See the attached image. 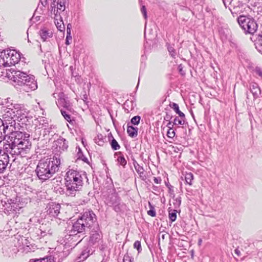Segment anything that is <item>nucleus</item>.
Wrapping results in <instances>:
<instances>
[{"instance_id": "f257e3e1", "label": "nucleus", "mask_w": 262, "mask_h": 262, "mask_svg": "<svg viewBox=\"0 0 262 262\" xmlns=\"http://www.w3.org/2000/svg\"><path fill=\"white\" fill-rule=\"evenodd\" d=\"M29 135L21 132L11 133L9 139L11 143L9 146L12 155H23L27 153L31 148V143L29 140Z\"/></svg>"}, {"instance_id": "bb28decb", "label": "nucleus", "mask_w": 262, "mask_h": 262, "mask_svg": "<svg viewBox=\"0 0 262 262\" xmlns=\"http://www.w3.org/2000/svg\"><path fill=\"white\" fill-rule=\"evenodd\" d=\"M61 113L62 115L63 116L64 119L70 122L71 121V116L68 114L67 112L61 111Z\"/></svg>"}, {"instance_id": "aec40b11", "label": "nucleus", "mask_w": 262, "mask_h": 262, "mask_svg": "<svg viewBox=\"0 0 262 262\" xmlns=\"http://www.w3.org/2000/svg\"><path fill=\"white\" fill-rule=\"evenodd\" d=\"M70 25V24L68 25L67 29V38H66V44L67 45H69L70 44L69 40L72 39V36H71V29L69 27Z\"/></svg>"}, {"instance_id": "4be33fe9", "label": "nucleus", "mask_w": 262, "mask_h": 262, "mask_svg": "<svg viewBox=\"0 0 262 262\" xmlns=\"http://www.w3.org/2000/svg\"><path fill=\"white\" fill-rule=\"evenodd\" d=\"M15 116V112L12 111V110H9L5 114L4 116L7 118V117L12 119Z\"/></svg>"}, {"instance_id": "dca6fc26", "label": "nucleus", "mask_w": 262, "mask_h": 262, "mask_svg": "<svg viewBox=\"0 0 262 262\" xmlns=\"http://www.w3.org/2000/svg\"><path fill=\"white\" fill-rule=\"evenodd\" d=\"M134 166L138 174H143L144 173V170L143 168L137 162H134Z\"/></svg>"}, {"instance_id": "6e6552de", "label": "nucleus", "mask_w": 262, "mask_h": 262, "mask_svg": "<svg viewBox=\"0 0 262 262\" xmlns=\"http://www.w3.org/2000/svg\"><path fill=\"white\" fill-rule=\"evenodd\" d=\"M6 52L9 67L14 66L19 62L20 56L16 52L10 50L7 51Z\"/></svg>"}, {"instance_id": "f3484780", "label": "nucleus", "mask_w": 262, "mask_h": 262, "mask_svg": "<svg viewBox=\"0 0 262 262\" xmlns=\"http://www.w3.org/2000/svg\"><path fill=\"white\" fill-rule=\"evenodd\" d=\"M149 206L150 207V209L147 211V214L152 217H155L156 215V213L154 207L151 205V203L148 202Z\"/></svg>"}, {"instance_id": "0eeeda50", "label": "nucleus", "mask_w": 262, "mask_h": 262, "mask_svg": "<svg viewBox=\"0 0 262 262\" xmlns=\"http://www.w3.org/2000/svg\"><path fill=\"white\" fill-rule=\"evenodd\" d=\"M80 218L83 220L82 221L84 223L85 226H86L87 227H90L94 222L95 214L92 211L88 210L84 212Z\"/></svg>"}, {"instance_id": "a211bd4d", "label": "nucleus", "mask_w": 262, "mask_h": 262, "mask_svg": "<svg viewBox=\"0 0 262 262\" xmlns=\"http://www.w3.org/2000/svg\"><path fill=\"white\" fill-rule=\"evenodd\" d=\"M34 262H55L53 258L51 256L43 258L41 259H36L34 260Z\"/></svg>"}, {"instance_id": "393cba45", "label": "nucleus", "mask_w": 262, "mask_h": 262, "mask_svg": "<svg viewBox=\"0 0 262 262\" xmlns=\"http://www.w3.org/2000/svg\"><path fill=\"white\" fill-rule=\"evenodd\" d=\"M140 120V117L139 116H135L131 119V123L135 125H137L139 123Z\"/></svg>"}, {"instance_id": "4468645a", "label": "nucleus", "mask_w": 262, "mask_h": 262, "mask_svg": "<svg viewBox=\"0 0 262 262\" xmlns=\"http://www.w3.org/2000/svg\"><path fill=\"white\" fill-rule=\"evenodd\" d=\"M127 132L130 137H134L137 135V128L132 126H128Z\"/></svg>"}, {"instance_id": "2f4dec72", "label": "nucleus", "mask_w": 262, "mask_h": 262, "mask_svg": "<svg viewBox=\"0 0 262 262\" xmlns=\"http://www.w3.org/2000/svg\"><path fill=\"white\" fill-rule=\"evenodd\" d=\"M170 147H171V148L173 150V151L174 152H177L178 150H179V148L176 146L171 145V146H170Z\"/></svg>"}, {"instance_id": "473e14b6", "label": "nucleus", "mask_w": 262, "mask_h": 262, "mask_svg": "<svg viewBox=\"0 0 262 262\" xmlns=\"http://www.w3.org/2000/svg\"><path fill=\"white\" fill-rule=\"evenodd\" d=\"M123 262H133V261L131 260L129 257H127L124 258Z\"/></svg>"}, {"instance_id": "a878e982", "label": "nucleus", "mask_w": 262, "mask_h": 262, "mask_svg": "<svg viewBox=\"0 0 262 262\" xmlns=\"http://www.w3.org/2000/svg\"><path fill=\"white\" fill-rule=\"evenodd\" d=\"M173 123L176 125H183L184 124V120L180 119L178 117H176L174 119Z\"/></svg>"}, {"instance_id": "9d476101", "label": "nucleus", "mask_w": 262, "mask_h": 262, "mask_svg": "<svg viewBox=\"0 0 262 262\" xmlns=\"http://www.w3.org/2000/svg\"><path fill=\"white\" fill-rule=\"evenodd\" d=\"M39 34L42 41H45L52 37V32L46 28H43L39 31Z\"/></svg>"}, {"instance_id": "c756f323", "label": "nucleus", "mask_w": 262, "mask_h": 262, "mask_svg": "<svg viewBox=\"0 0 262 262\" xmlns=\"http://www.w3.org/2000/svg\"><path fill=\"white\" fill-rule=\"evenodd\" d=\"M154 182L156 184H160L161 182V179L160 178L154 177Z\"/></svg>"}, {"instance_id": "e433bc0d", "label": "nucleus", "mask_w": 262, "mask_h": 262, "mask_svg": "<svg viewBox=\"0 0 262 262\" xmlns=\"http://www.w3.org/2000/svg\"><path fill=\"white\" fill-rule=\"evenodd\" d=\"M201 242H202V240H201V239H200V243H201Z\"/></svg>"}, {"instance_id": "cd10ccee", "label": "nucleus", "mask_w": 262, "mask_h": 262, "mask_svg": "<svg viewBox=\"0 0 262 262\" xmlns=\"http://www.w3.org/2000/svg\"><path fill=\"white\" fill-rule=\"evenodd\" d=\"M170 106L176 112V113L180 110L178 104L176 103H172Z\"/></svg>"}, {"instance_id": "9b49d317", "label": "nucleus", "mask_w": 262, "mask_h": 262, "mask_svg": "<svg viewBox=\"0 0 262 262\" xmlns=\"http://www.w3.org/2000/svg\"><path fill=\"white\" fill-rule=\"evenodd\" d=\"M115 156H117V161L118 163L124 168L127 164V161L125 159L124 155L122 154L121 152L119 151L116 152L115 154Z\"/></svg>"}, {"instance_id": "7ed1b4c3", "label": "nucleus", "mask_w": 262, "mask_h": 262, "mask_svg": "<svg viewBox=\"0 0 262 262\" xmlns=\"http://www.w3.org/2000/svg\"><path fill=\"white\" fill-rule=\"evenodd\" d=\"M83 184L81 174L76 170L70 169L66 173L65 185L69 195H75V192L81 190Z\"/></svg>"}, {"instance_id": "423d86ee", "label": "nucleus", "mask_w": 262, "mask_h": 262, "mask_svg": "<svg viewBox=\"0 0 262 262\" xmlns=\"http://www.w3.org/2000/svg\"><path fill=\"white\" fill-rule=\"evenodd\" d=\"M11 73L13 76V81L15 82L20 83V84H27L31 79L30 76L26 73L20 71L12 70Z\"/></svg>"}, {"instance_id": "20e7f679", "label": "nucleus", "mask_w": 262, "mask_h": 262, "mask_svg": "<svg viewBox=\"0 0 262 262\" xmlns=\"http://www.w3.org/2000/svg\"><path fill=\"white\" fill-rule=\"evenodd\" d=\"M237 21L239 26L246 32L253 34L257 29V25L252 18L240 15L237 18Z\"/></svg>"}, {"instance_id": "c85d7f7f", "label": "nucleus", "mask_w": 262, "mask_h": 262, "mask_svg": "<svg viewBox=\"0 0 262 262\" xmlns=\"http://www.w3.org/2000/svg\"><path fill=\"white\" fill-rule=\"evenodd\" d=\"M141 13L143 14L145 19H146L147 16L146 9L145 8V6H143L142 7V8H141Z\"/></svg>"}, {"instance_id": "72a5a7b5", "label": "nucleus", "mask_w": 262, "mask_h": 262, "mask_svg": "<svg viewBox=\"0 0 262 262\" xmlns=\"http://www.w3.org/2000/svg\"><path fill=\"white\" fill-rule=\"evenodd\" d=\"M173 125L171 124V122H169L167 125V126L168 127V129H170V128H172V127H173Z\"/></svg>"}, {"instance_id": "5701e85b", "label": "nucleus", "mask_w": 262, "mask_h": 262, "mask_svg": "<svg viewBox=\"0 0 262 262\" xmlns=\"http://www.w3.org/2000/svg\"><path fill=\"white\" fill-rule=\"evenodd\" d=\"M134 248L138 250V253L142 251L141 243L139 241H136L134 244Z\"/></svg>"}, {"instance_id": "b1692460", "label": "nucleus", "mask_w": 262, "mask_h": 262, "mask_svg": "<svg viewBox=\"0 0 262 262\" xmlns=\"http://www.w3.org/2000/svg\"><path fill=\"white\" fill-rule=\"evenodd\" d=\"M175 135L176 133L172 128L168 129L166 134L167 136L169 138H173Z\"/></svg>"}, {"instance_id": "ddd939ff", "label": "nucleus", "mask_w": 262, "mask_h": 262, "mask_svg": "<svg viewBox=\"0 0 262 262\" xmlns=\"http://www.w3.org/2000/svg\"><path fill=\"white\" fill-rule=\"evenodd\" d=\"M51 2V6L52 8V10H53L54 9H56L58 8V6H59V4H57L59 1L60 0H50ZM40 3L43 6L46 7L48 5V0H40Z\"/></svg>"}, {"instance_id": "2eb2a0df", "label": "nucleus", "mask_w": 262, "mask_h": 262, "mask_svg": "<svg viewBox=\"0 0 262 262\" xmlns=\"http://www.w3.org/2000/svg\"><path fill=\"white\" fill-rule=\"evenodd\" d=\"M186 183L189 185H192V182L193 179V175L191 172L186 173L185 175Z\"/></svg>"}, {"instance_id": "6ab92c4d", "label": "nucleus", "mask_w": 262, "mask_h": 262, "mask_svg": "<svg viewBox=\"0 0 262 262\" xmlns=\"http://www.w3.org/2000/svg\"><path fill=\"white\" fill-rule=\"evenodd\" d=\"M111 147H112V149H113L115 150L119 149L120 148V146L119 145V144L117 142V141L115 139H113L112 140V142L111 143Z\"/></svg>"}, {"instance_id": "412c9836", "label": "nucleus", "mask_w": 262, "mask_h": 262, "mask_svg": "<svg viewBox=\"0 0 262 262\" xmlns=\"http://www.w3.org/2000/svg\"><path fill=\"white\" fill-rule=\"evenodd\" d=\"M169 217L171 222H174L177 219V211L173 210L171 212L169 213Z\"/></svg>"}, {"instance_id": "1a4fd4ad", "label": "nucleus", "mask_w": 262, "mask_h": 262, "mask_svg": "<svg viewBox=\"0 0 262 262\" xmlns=\"http://www.w3.org/2000/svg\"><path fill=\"white\" fill-rule=\"evenodd\" d=\"M82 221L83 220L79 218L74 223L73 225V230L74 232H77V233H80L85 230V228L87 227V226H85Z\"/></svg>"}, {"instance_id": "f03ea898", "label": "nucleus", "mask_w": 262, "mask_h": 262, "mask_svg": "<svg viewBox=\"0 0 262 262\" xmlns=\"http://www.w3.org/2000/svg\"><path fill=\"white\" fill-rule=\"evenodd\" d=\"M60 165V159L56 156L40 160L36 169L38 178L47 180L52 177L59 170Z\"/></svg>"}, {"instance_id": "c9c22d12", "label": "nucleus", "mask_w": 262, "mask_h": 262, "mask_svg": "<svg viewBox=\"0 0 262 262\" xmlns=\"http://www.w3.org/2000/svg\"><path fill=\"white\" fill-rule=\"evenodd\" d=\"M3 130H4V133L5 134V127H3Z\"/></svg>"}, {"instance_id": "7c9ffc66", "label": "nucleus", "mask_w": 262, "mask_h": 262, "mask_svg": "<svg viewBox=\"0 0 262 262\" xmlns=\"http://www.w3.org/2000/svg\"><path fill=\"white\" fill-rule=\"evenodd\" d=\"M176 113L178 114L180 117L182 118H185L184 114L183 112H181L180 110L178 111Z\"/></svg>"}, {"instance_id": "f704fd0d", "label": "nucleus", "mask_w": 262, "mask_h": 262, "mask_svg": "<svg viewBox=\"0 0 262 262\" xmlns=\"http://www.w3.org/2000/svg\"><path fill=\"white\" fill-rule=\"evenodd\" d=\"M235 253L237 255H240V251L238 249H235L234 250Z\"/></svg>"}, {"instance_id": "39448f33", "label": "nucleus", "mask_w": 262, "mask_h": 262, "mask_svg": "<svg viewBox=\"0 0 262 262\" xmlns=\"http://www.w3.org/2000/svg\"><path fill=\"white\" fill-rule=\"evenodd\" d=\"M66 0H60L57 4H59V6L56 9H54L52 11L54 14V23L57 29L60 32H63L65 30L64 25L60 16V13L63 12L66 9Z\"/></svg>"}, {"instance_id": "f8f14e48", "label": "nucleus", "mask_w": 262, "mask_h": 262, "mask_svg": "<svg viewBox=\"0 0 262 262\" xmlns=\"http://www.w3.org/2000/svg\"><path fill=\"white\" fill-rule=\"evenodd\" d=\"M7 58V52L6 51L0 52V67H9Z\"/></svg>"}]
</instances>
